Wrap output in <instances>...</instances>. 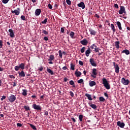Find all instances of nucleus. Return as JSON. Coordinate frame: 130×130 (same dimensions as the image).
Segmentation results:
<instances>
[{"label": "nucleus", "instance_id": "393cba45", "mask_svg": "<svg viewBox=\"0 0 130 130\" xmlns=\"http://www.w3.org/2000/svg\"><path fill=\"white\" fill-rule=\"evenodd\" d=\"M47 71L48 72V73L49 74H50L51 75H53L54 74V73L53 72V71L51 69H48V68H47Z\"/></svg>", "mask_w": 130, "mask_h": 130}, {"label": "nucleus", "instance_id": "774afa93", "mask_svg": "<svg viewBox=\"0 0 130 130\" xmlns=\"http://www.w3.org/2000/svg\"><path fill=\"white\" fill-rule=\"evenodd\" d=\"M14 84H13V87H16V83L15 82H13Z\"/></svg>", "mask_w": 130, "mask_h": 130}, {"label": "nucleus", "instance_id": "a18cd8bd", "mask_svg": "<svg viewBox=\"0 0 130 130\" xmlns=\"http://www.w3.org/2000/svg\"><path fill=\"white\" fill-rule=\"evenodd\" d=\"M66 3L67 4H68L69 6H71L72 3L71 1L70 0H67L66 1Z\"/></svg>", "mask_w": 130, "mask_h": 130}, {"label": "nucleus", "instance_id": "8fccbe9b", "mask_svg": "<svg viewBox=\"0 0 130 130\" xmlns=\"http://www.w3.org/2000/svg\"><path fill=\"white\" fill-rule=\"evenodd\" d=\"M6 98V95H3V96L2 97V98L1 99V100L2 101H3L4 100H5Z\"/></svg>", "mask_w": 130, "mask_h": 130}, {"label": "nucleus", "instance_id": "052dcab7", "mask_svg": "<svg viewBox=\"0 0 130 130\" xmlns=\"http://www.w3.org/2000/svg\"><path fill=\"white\" fill-rule=\"evenodd\" d=\"M114 7L116 8V9H118L119 8V6L118 5V4H116L114 5Z\"/></svg>", "mask_w": 130, "mask_h": 130}, {"label": "nucleus", "instance_id": "4be33fe9", "mask_svg": "<svg viewBox=\"0 0 130 130\" xmlns=\"http://www.w3.org/2000/svg\"><path fill=\"white\" fill-rule=\"evenodd\" d=\"M85 96L87 97V99L89 100V101H92L93 100V99L91 97V94L86 93V94H85Z\"/></svg>", "mask_w": 130, "mask_h": 130}, {"label": "nucleus", "instance_id": "5701e85b", "mask_svg": "<svg viewBox=\"0 0 130 130\" xmlns=\"http://www.w3.org/2000/svg\"><path fill=\"white\" fill-rule=\"evenodd\" d=\"M116 24L117 25V26L118 28L120 30H122V26H121V24L120 22V21H117Z\"/></svg>", "mask_w": 130, "mask_h": 130}, {"label": "nucleus", "instance_id": "473e14b6", "mask_svg": "<svg viewBox=\"0 0 130 130\" xmlns=\"http://www.w3.org/2000/svg\"><path fill=\"white\" fill-rule=\"evenodd\" d=\"M54 59V56L53 55H50L49 57V61H52Z\"/></svg>", "mask_w": 130, "mask_h": 130}, {"label": "nucleus", "instance_id": "79ce46f5", "mask_svg": "<svg viewBox=\"0 0 130 130\" xmlns=\"http://www.w3.org/2000/svg\"><path fill=\"white\" fill-rule=\"evenodd\" d=\"M58 53H59V56L61 58H62V53L61 50L58 51Z\"/></svg>", "mask_w": 130, "mask_h": 130}, {"label": "nucleus", "instance_id": "b1692460", "mask_svg": "<svg viewBox=\"0 0 130 130\" xmlns=\"http://www.w3.org/2000/svg\"><path fill=\"white\" fill-rule=\"evenodd\" d=\"M119 44H120L119 41L115 42V46L117 49H119Z\"/></svg>", "mask_w": 130, "mask_h": 130}, {"label": "nucleus", "instance_id": "0eeeda50", "mask_svg": "<svg viewBox=\"0 0 130 130\" xmlns=\"http://www.w3.org/2000/svg\"><path fill=\"white\" fill-rule=\"evenodd\" d=\"M32 106V108H34L35 110H37V111H42L41 106H39V105L34 104Z\"/></svg>", "mask_w": 130, "mask_h": 130}, {"label": "nucleus", "instance_id": "e2e57ef3", "mask_svg": "<svg viewBox=\"0 0 130 130\" xmlns=\"http://www.w3.org/2000/svg\"><path fill=\"white\" fill-rule=\"evenodd\" d=\"M72 120L74 122H76V120L74 118H71Z\"/></svg>", "mask_w": 130, "mask_h": 130}, {"label": "nucleus", "instance_id": "6ab92c4d", "mask_svg": "<svg viewBox=\"0 0 130 130\" xmlns=\"http://www.w3.org/2000/svg\"><path fill=\"white\" fill-rule=\"evenodd\" d=\"M90 53H91V48H88L87 50L85 51V55L87 57H88L89 56Z\"/></svg>", "mask_w": 130, "mask_h": 130}, {"label": "nucleus", "instance_id": "a878e982", "mask_svg": "<svg viewBox=\"0 0 130 130\" xmlns=\"http://www.w3.org/2000/svg\"><path fill=\"white\" fill-rule=\"evenodd\" d=\"M69 84L72 86V87L76 88V85L75 82L73 81V80H70L69 82Z\"/></svg>", "mask_w": 130, "mask_h": 130}, {"label": "nucleus", "instance_id": "7c9ffc66", "mask_svg": "<svg viewBox=\"0 0 130 130\" xmlns=\"http://www.w3.org/2000/svg\"><path fill=\"white\" fill-rule=\"evenodd\" d=\"M70 36L71 38H72V39L75 38V37H74V36H75V32H73V31H71V32H70Z\"/></svg>", "mask_w": 130, "mask_h": 130}, {"label": "nucleus", "instance_id": "f3484780", "mask_svg": "<svg viewBox=\"0 0 130 130\" xmlns=\"http://www.w3.org/2000/svg\"><path fill=\"white\" fill-rule=\"evenodd\" d=\"M18 74H19V77H25V74L24 72V71L22 70L21 72H18Z\"/></svg>", "mask_w": 130, "mask_h": 130}, {"label": "nucleus", "instance_id": "ea45409f", "mask_svg": "<svg viewBox=\"0 0 130 130\" xmlns=\"http://www.w3.org/2000/svg\"><path fill=\"white\" fill-rule=\"evenodd\" d=\"M47 23V18H46L45 19L42 21V24H46Z\"/></svg>", "mask_w": 130, "mask_h": 130}, {"label": "nucleus", "instance_id": "423d86ee", "mask_svg": "<svg viewBox=\"0 0 130 130\" xmlns=\"http://www.w3.org/2000/svg\"><path fill=\"white\" fill-rule=\"evenodd\" d=\"M126 13V11H125V9L124 8V7L122 6H120V10L119 11V13L120 15H122L123 13L125 14Z\"/></svg>", "mask_w": 130, "mask_h": 130}, {"label": "nucleus", "instance_id": "2eb2a0df", "mask_svg": "<svg viewBox=\"0 0 130 130\" xmlns=\"http://www.w3.org/2000/svg\"><path fill=\"white\" fill-rule=\"evenodd\" d=\"M89 31L90 32V34L91 35L95 36L97 34L96 30L92 29V28H89Z\"/></svg>", "mask_w": 130, "mask_h": 130}, {"label": "nucleus", "instance_id": "603ef678", "mask_svg": "<svg viewBox=\"0 0 130 130\" xmlns=\"http://www.w3.org/2000/svg\"><path fill=\"white\" fill-rule=\"evenodd\" d=\"M17 126H18V127H22V124H21V123H17Z\"/></svg>", "mask_w": 130, "mask_h": 130}, {"label": "nucleus", "instance_id": "0e129e2a", "mask_svg": "<svg viewBox=\"0 0 130 130\" xmlns=\"http://www.w3.org/2000/svg\"><path fill=\"white\" fill-rule=\"evenodd\" d=\"M67 69H68V68H67V66H64V67H62V69H63V70H67Z\"/></svg>", "mask_w": 130, "mask_h": 130}, {"label": "nucleus", "instance_id": "4468645a", "mask_svg": "<svg viewBox=\"0 0 130 130\" xmlns=\"http://www.w3.org/2000/svg\"><path fill=\"white\" fill-rule=\"evenodd\" d=\"M41 12H42V11L41 9H37L35 12V15L37 16H38L40 15Z\"/></svg>", "mask_w": 130, "mask_h": 130}, {"label": "nucleus", "instance_id": "13d9d810", "mask_svg": "<svg viewBox=\"0 0 130 130\" xmlns=\"http://www.w3.org/2000/svg\"><path fill=\"white\" fill-rule=\"evenodd\" d=\"M49 115L48 112L47 111H45L44 112V115L48 116Z\"/></svg>", "mask_w": 130, "mask_h": 130}, {"label": "nucleus", "instance_id": "cd10ccee", "mask_svg": "<svg viewBox=\"0 0 130 130\" xmlns=\"http://www.w3.org/2000/svg\"><path fill=\"white\" fill-rule=\"evenodd\" d=\"M89 105L91 107V108L93 109H95L98 108L95 104H90V103H89Z\"/></svg>", "mask_w": 130, "mask_h": 130}, {"label": "nucleus", "instance_id": "aec40b11", "mask_svg": "<svg viewBox=\"0 0 130 130\" xmlns=\"http://www.w3.org/2000/svg\"><path fill=\"white\" fill-rule=\"evenodd\" d=\"M75 75L77 77H80L82 73L81 72H78V70H76Z\"/></svg>", "mask_w": 130, "mask_h": 130}, {"label": "nucleus", "instance_id": "f03ea898", "mask_svg": "<svg viewBox=\"0 0 130 130\" xmlns=\"http://www.w3.org/2000/svg\"><path fill=\"white\" fill-rule=\"evenodd\" d=\"M25 63H21L19 64V66H16L14 68V70L15 71H18L19 70L21 69V70H24L25 69Z\"/></svg>", "mask_w": 130, "mask_h": 130}, {"label": "nucleus", "instance_id": "bf43d9fd", "mask_svg": "<svg viewBox=\"0 0 130 130\" xmlns=\"http://www.w3.org/2000/svg\"><path fill=\"white\" fill-rule=\"evenodd\" d=\"M43 69H44L43 67H41L40 68H39V70L40 71H43Z\"/></svg>", "mask_w": 130, "mask_h": 130}, {"label": "nucleus", "instance_id": "c03bdc74", "mask_svg": "<svg viewBox=\"0 0 130 130\" xmlns=\"http://www.w3.org/2000/svg\"><path fill=\"white\" fill-rule=\"evenodd\" d=\"M21 19L23 20V21H25L26 20V18L25 16H24V15H21V16L20 17Z\"/></svg>", "mask_w": 130, "mask_h": 130}, {"label": "nucleus", "instance_id": "a211bd4d", "mask_svg": "<svg viewBox=\"0 0 130 130\" xmlns=\"http://www.w3.org/2000/svg\"><path fill=\"white\" fill-rule=\"evenodd\" d=\"M9 31L10 32V37L11 38H14L15 37V35L14 33V30L12 29H9Z\"/></svg>", "mask_w": 130, "mask_h": 130}, {"label": "nucleus", "instance_id": "6e6d98bb", "mask_svg": "<svg viewBox=\"0 0 130 130\" xmlns=\"http://www.w3.org/2000/svg\"><path fill=\"white\" fill-rule=\"evenodd\" d=\"M44 40L45 41H47L49 40V38H48V37H44Z\"/></svg>", "mask_w": 130, "mask_h": 130}, {"label": "nucleus", "instance_id": "c85d7f7f", "mask_svg": "<svg viewBox=\"0 0 130 130\" xmlns=\"http://www.w3.org/2000/svg\"><path fill=\"white\" fill-rule=\"evenodd\" d=\"M22 95L23 96L27 95V90L25 89H22Z\"/></svg>", "mask_w": 130, "mask_h": 130}, {"label": "nucleus", "instance_id": "2f4dec72", "mask_svg": "<svg viewBox=\"0 0 130 130\" xmlns=\"http://www.w3.org/2000/svg\"><path fill=\"white\" fill-rule=\"evenodd\" d=\"M77 83L79 84H84V80L83 79H80V80H78Z\"/></svg>", "mask_w": 130, "mask_h": 130}, {"label": "nucleus", "instance_id": "de8ad7c7", "mask_svg": "<svg viewBox=\"0 0 130 130\" xmlns=\"http://www.w3.org/2000/svg\"><path fill=\"white\" fill-rule=\"evenodd\" d=\"M64 28L65 27H61V32H62L63 34L64 32Z\"/></svg>", "mask_w": 130, "mask_h": 130}, {"label": "nucleus", "instance_id": "f704fd0d", "mask_svg": "<svg viewBox=\"0 0 130 130\" xmlns=\"http://www.w3.org/2000/svg\"><path fill=\"white\" fill-rule=\"evenodd\" d=\"M75 64H73L72 63H71V69L72 70V71H74L75 70Z\"/></svg>", "mask_w": 130, "mask_h": 130}, {"label": "nucleus", "instance_id": "c756f323", "mask_svg": "<svg viewBox=\"0 0 130 130\" xmlns=\"http://www.w3.org/2000/svg\"><path fill=\"white\" fill-rule=\"evenodd\" d=\"M110 27L112 29L113 32H116V29L115 28L114 24H111Z\"/></svg>", "mask_w": 130, "mask_h": 130}, {"label": "nucleus", "instance_id": "f8f14e48", "mask_svg": "<svg viewBox=\"0 0 130 130\" xmlns=\"http://www.w3.org/2000/svg\"><path fill=\"white\" fill-rule=\"evenodd\" d=\"M117 125L118 126L120 127V128H124L125 126V124L124 122H121V121H118L117 122Z\"/></svg>", "mask_w": 130, "mask_h": 130}, {"label": "nucleus", "instance_id": "58836bf2", "mask_svg": "<svg viewBox=\"0 0 130 130\" xmlns=\"http://www.w3.org/2000/svg\"><path fill=\"white\" fill-rule=\"evenodd\" d=\"M83 115H79V121L82 122V120H83Z\"/></svg>", "mask_w": 130, "mask_h": 130}, {"label": "nucleus", "instance_id": "1a4fd4ad", "mask_svg": "<svg viewBox=\"0 0 130 130\" xmlns=\"http://www.w3.org/2000/svg\"><path fill=\"white\" fill-rule=\"evenodd\" d=\"M20 9L19 8L15 9L14 11H11L12 13H14L15 15H19L20 13Z\"/></svg>", "mask_w": 130, "mask_h": 130}, {"label": "nucleus", "instance_id": "a19ab883", "mask_svg": "<svg viewBox=\"0 0 130 130\" xmlns=\"http://www.w3.org/2000/svg\"><path fill=\"white\" fill-rule=\"evenodd\" d=\"M24 109H25L26 111H30V108L28 106H24Z\"/></svg>", "mask_w": 130, "mask_h": 130}, {"label": "nucleus", "instance_id": "49530a36", "mask_svg": "<svg viewBox=\"0 0 130 130\" xmlns=\"http://www.w3.org/2000/svg\"><path fill=\"white\" fill-rule=\"evenodd\" d=\"M10 0H3L2 1V3L5 4H6L7 3H8V2Z\"/></svg>", "mask_w": 130, "mask_h": 130}, {"label": "nucleus", "instance_id": "f257e3e1", "mask_svg": "<svg viewBox=\"0 0 130 130\" xmlns=\"http://www.w3.org/2000/svg\"><path fill=\"white\" fill-rule=\"evenodd\" d=\"M103 81V84H104L105 87L107 89H110L111 88V86L109 85V83H108V80L106 78H103L102 79Z\"/></svg>", "mask_w": 130, "mask_h": 130}, {"label": "nucleus", "instance_id": "5fc2aeb1", "mask_svg": "<svg viewBox=\"0 0 130 130\" xmlns=\"http://www.w3.org/2000/svg\"><path fill=\"white\" fill-rule=\"evenodd\" d=\"M79 64L81 65V66H83V62L81 60H79Z\"/></svg>", "mask_w": 130, "mask_h": 130}, {"label": "nucleus", "instance_id": "e433bc0d", "mask_svg": "<svg viewBox=\"0 0 130 130\" xmlns=\"http://www.w3.org/2000/svg\"><path fill=\"white\" fill-rule=\"evenodd\" d=\"M85 50H86L85 47H82L80 50L81 53H83L84 52H85Z\"/></svg>", "mask_w": 130, "mask_h": 130}, {"label": "nucleus", "instance_id": "7ed1b4c3", "mask_svg": "<svg viewBox=\"0 0 130 130\" xmlns=\"http://www.w3.org/2000/svg\"><path fill=\"white\" fill-rule=\"evenodd\" d=\"M16 95L14 94H10L8 96V100L9 101L10 103H13L16 101Z\"/></svg>", "mask_w": 130, "mask_h": 130}, {"label": "nucleus", "instance_id": "338daca9", "mask_svg": "<svg viewBox=\"0 0 130 130\" xmlns=\"http://www.w3.org/2000/svg\"><path fill=\"white\" fill-rule=\"evenodd\" d=\"M54 8H56V9H57L58 5H57V4H55V5L54 6Z\"/></svg>", "mask_w": 130, "mask_h": 130}, {"label": "nucleus", "instance_id": "3c124183", "mask_svg": "<svg viewBox=\"0 0 130 130\" xmlns=\"http://www.w3.org/2000/svg\"><path fill=\"white\" fill-rule=\"evenodd\" d=\"M48 7L49 9H52V5H51V4H48Z\"/></svg>", "mask_w": 130, "mask_h": 130}, {"label": "nucleus", "instance_id": "9b49d317", "mask_svg": "<svg viewBox=\"0 0 130 130\" xmlns=\"http://www.w3.org/2000/svg\"><path fill=\"white\" fill-rule=\"evenodd\" d=\"M89 62L90 63L91 65L93 67H96L97 64L95 63L93 58H91L89 59Z\"/></svg>", "mask_w": 130, "mask_h": 130}, {"label": "nucleus", "instance_id": "ddd939ff", "mask_svg": "<svg viewBox=\"0 0 130 130\" xmlns=\"http://www.w3.org/2000/svg\"><path fill=\"white\" fill-rule=\"evenodd\" d=\"M77 6L79 7H80L81 8V9H84L86 7V6L85 5V4L83 2H80L79 3V4H78L77 5Z\"/></svg>", "mask_w": 130, "mask_h": 130}, {"label": "nucleus", "instance_id": "9d476101", "mask_svg": "<svg viewBox=\"0 0 130 130\" xmlns=\"http://www.w3.org/2000/svg\"><path fill=\"white\" fill-rule=\"evenodd\" d=\"M97 70L96 69H93L92 70V75L91 77H93V78H96V75H97L98 74V73L96 72Z\"/></svg>", "mask_w": 130, "mask_h": 130}, {"label": "nucleus", "instance_id": "680f3d73", "mask_svg": "<svg viewBox=\"0 0 130 130\" xmlns=\"http://www.w3.org/2000/svg\"><path fill=\"white\" fill-rule=\"evenodd\" d=\"M104 95H105V96L107 97V98H109V95H108V94L107 93V92H105Z\"/></svg>", "mask_w": 130, "mask_h": 130}, {"label": "nucleus", "instance_id": "4d7b16f0", "mask_svg": "<svg viewBox=\"0 0 130 130\" xmlns=\"http://www.w3.org/2000/svg\"><path fill=\"white\" fill-rule=\"evenodd\" d=\"M9 78L11 79H15V77L14 75H9Z\"/></svg>", "mask_w": 130, "mask_h": 130}, {"label": "nucleus", "instance_id": "72a5a7b5", "mask_svg": "<svg viewBox=\"0 0 130 130\" xmlns=\"http://www.w3.org/2000/svg\"><path fill=\"white\" fill-rule=\"evenodd\" d=\"M30 125V127H31L33 130H37V127H36V126H35L33 124H29Z\"/></svg>", "mask_w": 130, "mask_h": 130}, {"label": "nucleus", "instance_id": "20e7f679", "mask_svg": "<svg viewBox=\"0 0 130 130\" xmlns=\"http://www.w3.org/2000/svg\"><path fill=\"white\" fill-rule=\"evenodd\" d=\"M90 49L95 51V52H99V50H101V49L99 47H97V46L95 44H92L90 47Z\"/></svg>", "mask_w": 130, "mask_h": 130}, {"label": "nucleus", "instance_id": "c9c22d12", "mask_svg": "<svg viewBox=\"0 0 130 130\" xmlns=\"http://www.w3.org/2000/svg\"><path fill=\"white\" fill-rule=\"evenodd\" d=\"M105 101H106V100L104 97H103V96L100 97V102H105Z\"/></svg>", "mask_w": 130, "mask_h": 130}, {"label": "nucleus", "instance_id": "39448f33", "mask_svg": "<svg viewBox=\"0 0 130 130\" xmlns=\"http://www.w3.org/2000/svg\"><path fill=\"white\" fill-rule=\"evenodd\" d=\"M113 66L115 68V72L116 73V74H119V67L118 64H116V62L114 61L113 62Z\"/></svg>", "mask_w": 130, "mask_h": 130}, {"label": "nucleus", "instance_id": "6e6552de", "mask_svg": "<svg viewBox=\"0 0 130 130\" xmlns=\"http://www.w3.org/2000/svg\"><path fill=\"white\" fill-rule=\"evenodd\" d=\"M121 83L125 86H127L129 83V80L128 79H125L124 78H122L121 79Z\"/></svg>", "mask_w": 130, "mask_h": 130}, {"label": "nucleus", "instance_id": "37998d69", "mask_svg": "<svg viewBox=\"0 0 130 130\" xmlns=\"http://www.w3.org/2000/svg\"><path fill=\"white\" fill-rule=\"evenodd\" d=\"M3 47V41L2 40H0V48H2Z\"/></svg>", "mask_w": 130, "mask_h": 130}, {"label": "nucleus", "instance_id": "09e8293b", "mask_svg": "<svg viewBox=\"0 0 130 130\" xmlns=\"http://www.w3.org/2000/svg\"><path fill=\"white\" fill-rule=\"evenodd\" d=\"M94 17H95V18H96L97 19H99V18H100V15H98V14H95L94 15Z\"/></svg>", "mask_w": 130, "mask_h": 130}, {"label": "nucleus", "instance_id": "69168bd1", "mask_svg": "<svg viewBox=\"0 0 130 130\" xmlns=\"http://www.w3.org/2000/svg\"><path fill=\"white\" fill-rule=\"evenodd\" d=\"M68 80V78H67L66 77H65L64 79H63V81L64 82H67Z\"/></svg>", "mask_w": 130, "mask_h": 130}, {"label": "nucleus", "instance_id": "864d4df0", "mask_svg": "<svg viewBox=\"0 0 130 130\" xmlns=\"http://www.w3.org/2000/svg\"><path fill=\"white\" fill-rule=\"evenodd\" d=\"M70 94L72 97H73L74 96V94L73 91H70Z\"/></svg>", "mask_w": 130, "mask_h": 130}, {"label": "nucleus", "instance_id": "bb28decb", "mask_svg": "<svg viewBox=\"0 0 130 130\" xmlns=\"http://www.w3.org/2000/svg\"><path fill=\"white\" fill-rule=\"evenodd\" d=\"M122 53H125V54H126V55H128V54H129L130 52H129V51L128 50H123L122 52H121Z\"/></svg>", "mask_w": 130, "mask_h": 130}, {"label": "nucleus", "instance_id": "412c9836", "mask_svg": "<svg viewBox=\"0 0 130 130\" xmlns=\"http://www.w3.org/2000/svg\"><path fill=\"white\" fill-rule=\"evenodd\" d=\"M96 85V82L95 81H92L90 80L89 81V86L93 87Z\"/></svg>", "mask_w": 130, "mask_h": 130}, {"label": "nucleus", "instance_id": "dca6fc26", "mask_svg": "<svg viewBox=\"0 0 130 130\" xmlns=\"http://www.w3.org/2000/svg\"><path fill=\"white\" fill-rule=\"evenodd\" d=\"M80 43L83 45H87L88 44V41L86 39H84L80 41Z\"/></svg>", "mask_w": 130, "mask_h": 130}, {"label": "nucleus", "instance_id": "4c0bfd02", "mask_svg": "<svg viewBox=\"0 0 130 130\" xmlns=\"http://www.w3.org/2000/svg\"><path fill=\"white\" fill-rule=\"evenodd\" d=\"M42 33L45 35H48L49 34L48 31H47L46 30H44V29H43V30H42Z\"/></svg>", "mask_w": 130, "mask_h": 130}]
</instances>
